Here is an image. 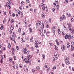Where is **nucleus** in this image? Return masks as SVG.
<instances>
[{"mask_svg": "<svg viewBox=\"0 0 74 74\" xmlns=\"http://www.w3.org/2000/svg\"><path fill=\"white\" fill-rule=\"evenodd\" d=\"M68 38L69 40H70V39H71V38H70V35L69 36L68 35Z\"/></svg>", "mask_w": 74, "mask_h": 74, "instance_id": "nucleus-43", "label": "nucleus"}, {"mask_svg": "<svg viewBox=\"0 0 74 74\" xmlns=\"http://www.w3.org/2000/svg\"><path fill=\"white\" fill-rule=\"evenodd\" d=\"M33 41V38L32 37V38H31V39L30 40V42H32V41Z\"/></svg>", "mask_w": 74, "mask_h": 74, "instance_id": "nucleus-15", "label": "nucleus"}, {"mask_svg": "<svg viewBox=\"0 0 74 74\" xmlns=\"http://www.w3.org/2000/svg\"><path fill=\"white\" fill-rule=\"evenodd\" d=\"M36 70H39L40 69V67L38 66H37L36 68Z\"/></svg>", "mask_w": 74, "mask_h": 74, "instance_id": "nucleus-22", "label": "nucleus"}, {"mask_svg": "<svg viewBox=\"0 0 74 74\" xmlns=\"http://www.w3.org/2000/svg\"><path fill=\"white\" fill-rule=\"evenodd\" d=\"M38 23H36V26H39L40 25V21H38Z\"/></svg>", "mask_w": 74, "mask_h": 74, "instance_id": "nucleus-17", "label": "nucleus"}, {"mask_svg": "<svg viewBox=\"0 0 74 74\" xmlns=\"http://www.w3.org/2000/svg\"><path fill=\"white\" fill-rule=\"evenodd\" d=\"M54 56H56V57H57L58 58V56H59V53L57 52H55L54 54Z\"/></svg>", "mask_w": 74, "mask_h": 74, "instance_id": "nucleus-3", "label": "nucleus"}, {"mask_svg": "<svg viewBox=\"0 0 74 74\" xmlns=\"http://www.w3.org/2000/svg\"><path fill=\"white\" fill-rule=\"evenodd\" d=\"M56 66H54L53 67V68L52 69V70L53 71V69H54V70H55V69H56Z\"/></svg>", "mask_w": 74, "mask_h": 74, "instance_id": "nucleus-27", "label": "nucleus"}, {"mask_svg": "<svg viewBox=\"0 0 74 74\" xmlns=\"http://www.w3.org/2000/svg\"><path fill=\"white\" fill-rule=\"evenodd\" d=\"M62 34H63V35H64V34H66V33H65L64 32H63L62 33Z\"/></svg>", "mask_w": 74, "mask_h": 74, "instance_id": "nucleus-51", "label": "nucleus"}, {"mask_svg": "<svg viewBox=\"0 0 74 74\" xmlns=\"http://www.w3.org/2000/svg\"><path fill=\"white\" fill-rule=\"evenodd\" d=\"M51 29H52V30L53 31V32L54 34H55V29H54L53 28H52Z\"/></svg>", "mask_w": 74, "mask_h": 74, "instance_id": "nucleus-14", "label": "nucleus"}, {"mask_svg": "<svg viewBox=\"0 0 74 74\" xmlns=\"http://www.w3.org/2000/svg\"><path fill=\"white\" fill-rule=\"evenodd\" d=\"M45 68H47V65H45Z\"/></svg>", "mask_w": 74, "mask_h": 74, "instance_id": "nucleus-64", "label": "nucleus"}, {"mask_svg": "<svg viewBox=\"0 0 74 74\" xmlns=\"http://www.w3.org/2000/svg\"><path fill=\"white\" fill-rule=\"evenodd\" d=\"M58 57L54 56V57L53 58V61H55V60H56L57 59H58Z\"/></svg>", "mask_w": 74, "mask_h": 74, "instance_id": "nucleus-7", "label": "nucleus"}, {"mask_svg": "<svg viewBox=\"0 0 74 74\" xmlns=\"http://www.w3.org/2000/svg\"><path fill=\"white\" fill-rule=\"evenodd\" d=\"M52 10L53 12H55V8H52Z\"/></svg>", "mask_w": 74, "mask_h": 74, "instance_id": "nucleus-26", "label": "nucleus"}, {"mask_svg": "<svg viewBox=\"0 0 74 74\" xmlns=\"http://www.w3.org/2000/svg\"><path fill=\"white\" fill-rule=\"evenodd\" d=\"M67 25H68L69 27H71V24H67Z\"/></svg>", "mask_w": 74, "mask_h": 74, "instance_id": "nucleus-29", "label": "nucleus"}, {"mask_svg": "<svg viewBox=\"0 0 74 74\" xmlns=\"http://www.w3.org/2000/svg\"><path fill=\"white\" fill-rule=\"evenodd\" d=\"M42 9L43 10H45V6H43Z\"/></svg>", "mask_w": 74, "mask_h": 74, "instance_id": "nucleus-52", "label": "nucleus"}, {"mask_svg": "<svg viewBox=\"0 0 74 74\" xmlns=\"http://www.w3.org/2000/svg\"><path fill=\"white\" fill-rule=\"evenodd\" d=\"M13 69H15V65H14L13 66Z\"/></svg>", "mask_w": 74, "mask_h": 74, "instance_id": "nucleus-62", "label": "nucleus"}, {"mask_svg": "<svg viewBox=\"0 0 74 74\" xmlns=\"http://www.w3.org/2000/svg\"><path fill=\"white\" fill-rule=\"evenodd\" d=\"M9 31L10 32V33H12V31L10 29H9Z\"/></svg>", "mask_w": 74, "mask_h": 74, "instance_id": "nucleus-47", "label": "nucleus"}, {"mask_svg": "<svg viewBox=\"0 0 74 74\" xmlns=\"http://www.w3.org/2000/svg\"><path fill=\"white\" fill-rule=\"evenodd\" d=\"M21 16H22L21 18H22V16H23V13H21Z\"/></svg>", "mask_w": 74, "mask_h": 74, "instance_id": "nucleus-54", "label": "nucleus"}, {"mask_svg": "<svg viewBox=\"0 0 74 74\" xmlns=\"http://www.w3.org/2000/svg\"><path fill=\"white\" fill-rule=\"evenodd\" d=\"M3 47V43H0V48H1V47Z\"/></svg>", "mask_w": 74, "mask_h": 74, "instance_id": "nucleus-21", "label": "nucleus"}, {"mask_svg": "<svg viewBox=\"0 0 74 74\" xmlns=\"http://www.w3.org/2000/svg\"><path fill=\"white\" fill-rule=\"evenodd\" d=\"M35 46L36 48H38V43L36 42V43L35 44Z\"/></svg>", "mask_w": 74, "mask_h": 74, "instance_id": "nucleus-9", "label": "nucleus"}, {"mask_svg": "<svg viewBox=\"0 0 74 74\" xmlns=\"http://www.w3.org/2000/svg\"><path fill=\"white\" fill-rule=\"evenodd\" d=\"M1 58L2 59H1L0 62L1 63H3V60L4 59V56H2Z\"/></svg>", "mask_w": 74, "mask_h": 74, "instance_id": "nucleus-6", "label": "nucleus"}, {"mask_svg": "<svg viewBox=\"0 0 74 74\" xmlns=\"http://www.w3.org/2000/svg\"><path fill=\"white\" fill-rule=\"evenodd\" d=\"M0 29L1 30H3V29H4V28H3V26H1L0 27Z\"/></svg>", "mask_w": 74, "mask_h": 74, "instance_id": "nucleus-34", "label": "nucleus"}, {"mask_svg": "<svg viewBox=\"0 0 74 74\" xmlns=\"http://www.w3.org/2000/svg\"><path fill=\"white\" fill-rule=\"evenodd\" d=\"M50 70H51V69H49V68H48L47 69V71H50Z\"/></svg>", "mask_w": 74, "mask_h": 74, "instance_id": "nucleus-55", "label": "nucleus"}, {"mask_svg": "<svg viewBox=\"0 0 74 74\" xmlns=\"http://www.w3.org/2000/svg\"><path fill=\"white\" fill-rule=\"evenodd\" d=\"M8 48L9 49L11 48V45H10V43H8Z\"/></svg>", "mask_w": 74, "mask_h": 74, "instance_id": "nucleus-16", "label": "nucleus"}, {"mask_svg": "<svg viewBox=\"0 0 74 74\" xmlns=\"http://www.w3.org/2000/svg\"><path fill=\"white\" fill-rule=\"evenodd\" d=\"M18 14H19V15L20 14V11L18 10Z\"/></svg>", "mask_w": 74, "mask_h": 74, "instance_id": "nucleus-59", "label": "nucleus"}, {"mask_svg": "<svg viewBox=\"0 0 74 74\" xmlns=\"http://www.w3.org/2000/svg\"><path fill=\"white\" fill-rule=\"evenodd\" d=\"M19 67H20V68H22V66L21 65V64H20L19 65Z\"/></svg>", "mask_w": 74, "mask_h": 74, "instance_id": "nucleus-53", "label": "nucleus"}, {"mask_svg": "<svg viewBox=\"0 0 74 74\" xmlns=\"http://www.w3.org/2000/svg\"><path fill=\"white\" fill-rule=\"evenodd\" d=\"M16 48L17 50H18V49H19V47L17 46L16 47Z\"/></svg>", "mask_w": 74, "mask_h": 74, "instance_id": "nucleus-56", "label": "nucleus"}, {"mask_svg": "<svg viewBox=\"0 0 74 74\" xmlns=\"http://www.w3.org/2000/svg\"><path fill=\"white\" fill-rule=\"evenodd\" d=\"M31 51H34V48L32 47L31 48Z\"/></svg>", "mask_w": 74, "mask_h": 74, "instance_id": "nucleus-36", "label": "nucleus"}, {"mask_svg": "<svg viewBox=\"0 0 74 74\" xmlns=\"http://www.w3.org/2000/svg\"><path fill=\"white\" fill-rule=\"evenodd\" d=\"M65 39L67 40V38H68V35L67 34H66V36L64 37Z\"/></svg>", "mask_w": 74, "mask_h": 74, "instance_id": "nucleus-13", "label": "nucleus"}, {"mask_svg": "<svg viewBox=\"0 0 74 74\" xmlns=\"http://www.w3.org/2000/svg\"><path fill=\"white\" fill-rule=\"evenodd\" d=\"M44 23L42 22V21H40V24L41 26H42V25H43Z\"/></svg>", "mask_w": 74, "mask_h": 74, "instance_id": "nucleus-20", "label": "nucleus"}, {"mask_svg": "<svg viewBox=\"0 0 74 74\" xmlns=\"http://www.w3.org/2000/svg\"><path fill=\"white\" fill-rule=\"evenodd\" d=\"M20 7H21V8H22V7H23V6H22V4H20Z\"/></svg>", "mask_w": 74, "mask_h": 74, "instance_id": "nucleus-45", "label": "nucleus"}, {"mask_svg": "<svg viewBox=\"0 0 74 74\" xmlns=\"http://www.w3.org/2000/svg\"><path fill=\"white\" fill-rule=\"evenodd\" d=\"M72 44L73 45H74V42H72Z\"/></svg>", "mask_w": 74, "mask_h": 74, "instance_id": "nucleus-61", "label": "nucleus"}, {"mask_svg": "<svg viewBox=\"0 0 74 74\" xmlns=\"http://www.w3.org/2000/svg\"><path fill=\"white\" fill-rule=\"evenodd\" d=\"M66 19V17L64 15H63L60 18V21H63V19Z\"/></svg>", "mask_w": 74, "mask_h": 74, "instance_id": "nucleus-1", "label": "nucleus"}, {"mask_svg": "<svg viewBox=\"0 0 74 74\" xmlns=\"http://www.w3.org/2000/svg\"><path fill=\"white\" fill-rule=\"evenodd\" d=\"M42 57L43 58V59H45V54H43L42 55Z\"/></svg>", "mask_w": 74, "mask_h": 74, "instance_id": "nucleus-24", "label": "nucleus"}, {"mask_svg": "<svg viewBox=\"0 0 74 74\" xmlns=\"http://www.w3.org/2000/svg\"><path fill=\"white\" fill-rule=\"evenodd\" d=\"M49 21L50 23H51V18L49 19Z\"/></svg>", "mask_w": 74, "mask_h": 74, "instance_id": "nucleus-48", "label": "nucleus"}, {"mask_svg": "<svg viewBox=\"0 0 74 74\" xmlns=\"http://www.w3.org/2000/svg\"><path fill=\"white\" fill-rule=\"evenodd\" d=\"M24 61L25 62V63H28V61H27V58H25L24 59Z\"/></svg>", "mask_w": 74, "mask_h": 74, "instance_id": "nucleus-18", "label": "nucleus"}, {"mask_svg": "<svg viewBox=\"0 0 74 74\" xmlns=\"http://www.w3.org/2000/svg\"><path fill=\"white\" fill-rule=\"evenodd\" d=\"M14 60H16V56H14Z\"/></svg>", "mask_w": 74, "mask_h": 74, "instance_id": "nucleus-49", "label": "nucleus"}, {"mask_svg": "<svg viewBox=\"0 0 74 74\" xmlns=\"http://www.w3.org/2000/svg\"><path fill=\"white\" fill-rule=\"evenodd\" d=\"M40 35L41 36H44V37H45V35H44V34H43L42 33L41 34V33H40Z\"/></svg>", "mask_w": 74, "mask_h": 74, "instance_id": "nucleus-28", "label": "nucleus"}, {"mask_svg": "<svg viewBox=\"0 0 74 74\" xmlns=\"http://www.w3.org/2000/svg\"><path fill=\"white\" fill-rule=\"evenodd\" d=\"M56 7H57V8L58 9H58H59V6L58 5H57V6H56Z\"/></svg>", "mask_w": 74, "mask_h": 74, "instance_id": "nucleus-41", "label": "nucleus"}, {"mask_svg": "<svg viewBox=\"0 0 74 74\" xmlns=\"http://www.w3.org/2000/svg\"><path fill=\"white\" fill-rule=\"evenodd\" d=\"M10 5V4H9V3H7V7H8V6H9Z\"/></svg>", "mask_w": 74, "mask_h": 74, "instance_id": "nucleus-38", "label": "nucleus"}, {"mask_svg": "<svg viewBox=\"0 0 74 74\" xmlns=\"http://www.w3.org/2000/svg\"><path fill=\"white\" fill-rule=\"evenodd\" d=\"M12 52H13V51H15V49H14V48H12Z\"/></svg>", "mask_w": 74, "mask_h": 74, "instance_id": "nucleus-57", "label": "nucleus"}, {"mask_svg": "<svg viewBox=\"0 0 74 74\" xmlns=\"http://www.w3.org/2000/svg\"><path fill=\"white\" fill-rule=\"evenodd\" d=\"M71 51H73L74 50V46H73V45H71Z\"/></svg>", "mask_w": 74, "mask_h": 74, "instance_id": "nucleus-11", "label": "nucleus"}, {"mask_svg": "<svg viewBox=\"0 0 74 74\" xmlns=\"http://www.w3.org/2000/svg\"><path fill=\"white\" fill-rule=\"evenodd\" d=\"M10 29L11 30H13L14 29V27L13 25H12L10 27Z\"/></svg>", "mask_w": 74, "mask_h": 74, "instance_id": "nucleus-12", "label": "nucleus"}, {"mask_svg": "<svg viewBox=\"0 0 74 74\" xmlns=\"http://www.w3.org/2000/svg\"><path fill=\"white\" fill-rule=\"evenodd\" d=\"M9 61L10 62H11V61H12V58H11L10 59H9Z\"/></svg>", "mask_w": 74, "mask_h": 74, "instance_id": "nucleus-63", "label": "nucleus"}, {"mask_svg": "<svg viewBox=\"0 0 74 74\" xmlns=\"http://www.w3.org/2000/svg\"><path fill=\"white\" fill-rule=\"evenodd\" d=\"M67 48H70V45L68 44L67 45Z\"/></svg>", "mask_w": 74, "mask_h": 74, "instance_id": "nucleus-31", "label": "nucleus"}, {"mask_svg": "<svg viewBox=\"0 0 74 74\" xmlns=\"http://www.w3.org/2000/svg\"><path fill=\"white\" fill-rule=\"evenodd\" d=\"M5 23V18L3 20V23Z\"/></svg>", "mask_w": 74, "mask_h": 74, "instance_id": "nucleus-46", "label": "nucleus"}, {"mask_svg": "<svg viewBox=\"0 0 74 74\" xmlns=\"http://www.w3.org/2000/svg\"><path fill=\"white\" fill-rule=\"evenodd\" d=\"M25 25H26V20L25 19Z\"/></svg>", "mask_w": 74, "mask_h": 74, "instance_id": "nucleus-60", "label": "nucleus"}, {"mask_svg": "<svg viewBox=\"0 0 74 74\" xmlns=\"http://www.w3.org/2000/svg\"><path fill=\"white\" fill-rule=\"evenodd\" d=\"M58 33H59V34H60V29H58Z\"/></svg>", "mask_w": 74, "mask_h": 74, "instance_id": "nucleus-37", "label": "nucleus"}, {"mask_svg": "<svg viewBox=\"0 0 74 74\" xmlns=\"http://www.w3.org/2000/svg\"><path fill=\"white\" fill-rule=\"evenodd\" d=\"M54 48L55 50H57L58 49V47L55 45L54 46Z\"/></svg>", "mask_w": 74, "mask_h": 74, "instance_id": "nucleus-10", "label": "nucleus"}, {"mask_svg": "<svg viewBox=\"0 0 74 74\" xmlns=\"http://www.w3.org/2000/svg\"><path fill=\"white\" fill-rule=\"evenodd\" d=\"M24 53L25 54H27V53H29L30 52L29 51H27L26 50H24L23 51Z\"/></svg>", "mask_w": 74, "mask_h": 74, "instance_id": "nucleus-5", "label": "nucleus"}, {"mask_svg": "<svg viewBox=\"0 0 74 74\" xmlns=\"http://www.w3.org/2000/svg\"><path fill=\"white\" fill-rule=\"evenodd\" d=\"M66 15L67 16H69V14L68 13H66Z\"/></svg>", "mask_w": 74, "mask_h": 74, "instance_id": "nucleus-58", "label": "nucleus"}, {"mask_svg": "<svg viewBox=\"0 0 74 74\" xmlns=\"http://www.w3.org/2000/svg\"><path fill=\"white\" fill-rule=\"evenodd\" d=\"M34 71H35V69L34 68L33 69L32 71V73H34Z\"/></svg>", "mask_w": 74, "mask_h": 74, "instance_id": "nucleus-35", "label": "nucleus"}, {"mask_svg": "<svg viewBox=\"0 0 74 74\" xmlns=\"http://www.w3.org/2000/svg\"><path fill=\"white\" fill-rule=\"evenodd\" d=\"M27 59H28V62H30V55H29V53L27 54Z\"/></svg>", "mask_w": 74, "mask_h": 74, "instance_id": "nucleus-2", "label": "nucleus"}, {"mask_svg": "<svg viewBox=\"0 0 74 74\" xmlns=\"http://www.w3.org/2000/svg\"><path fill=\"white\" fill-rule=\"evenodd\" d=\"M29 30L30 33H32V29L30 28H29Z\"/></svg>", "mask_w": 74, "mask_h": 74, "instance_id": "nucleus-42", "label": "nucleus"}, {"mask_svg": "<svg viewBox=\"0 0 74 74\" xmlns=\"http://www.w3.org/2000/svg\"><path fill=\"white\" fill-rule=\"evenodd\" d=\"M23 38H21V40L22 41V42H25V40H23Z\"/></svg>", "mask_w": 74, "mask_h": 74, "instance_id": "nucleus-23", "label": "nucleus"}, {"mask_svg": "<svg viewBox=\"0 0 74 74\" xmlns=\"http://www.w3.org/2000/svg\"><path fill=\"white\" fill-rule=\"evenodd\" d=\"M58 3V0H56V1H55V3L56 4H57Z\"/></svg>", "mask_w": 74, "mask_h": 74, "instance_id": "nucleus-25", "label": "nucleus"}, {"mask_svg": "<svg viewBox=\"0 0 74 74\" xmlns=\"http://www.w3.org/2000/svg\"><path fill=\"white\" fill-rule=\"evenodd\" d=\"M21 32V28H19L18 30V32Z\"/></svg>", "mask_w": 74, "mask_h": 74, "instance_id": "nucleus-40", "label": "nucleus"}, {"mask_svg": "<svg viewBox=\"0 0 74 74\" xmlns=\"http://www.w3.org/2000/svg\"><path fill=\"white\" fill-rule=\"evenodd\" d=\"M63 26H64V30H66V27H65V26H64V24H63Z\"/></svg>", "mask_w": 74, "mask_h": 74, "instance_id": "nucleus-32", "label": "nucleus"}, {"mask_svg": "<svg viewBox=\"0 0 74 74\" xmlns=\"http://www.w3.org/2000/svg\"><path fill=\"white\" fill-rule=\"evenodd\" d=\"M65 62L66 64H67V65H68L69 64H70V62H69V61L67 60H65Z\"/></svg>", "mask_w": 74, "mask_h": 74, "instance_id": "nucleus-4", "label": "nucleus"}, {"mask_svg": "<svg viewBox=\"0 0 74 74\" xmlns=\"http://www.w3.org/2000/svg\"><path fill=\"white\" fill-rule=\"evenodd\" d=\"M53 5L55 7H56V6H57V5H56L55 3H53Z\"/></svg>", "mask_w": 74, "mask_h": 74, "instance_id": "nucleus-39", "label": "nucleus"}, {"mask_svg": "<svg viewBox=\"0 0 74 74\" xmlns=\"http://www.w3.org/2000/svg\"><path fill=\"white\" fill-rule=\"evenodd\" d=\"M42 18L43 19L45 18V15H44V13L43 12H42Z\"/></svg>", "mask_w": 74, "mask_h": 74, "instance_id": "nucleus-8", "label": "nucleus"}, {"mask_svg": "<svg viewBox=\"0 0 74 74\" xmlns=\"http://www.w3.org/2000/svg\"><path fill=\"white\" fill-rule=\"evenodd\" d=\"M9 14H10V16H11V11H10Z\"/></svg>", "mask_w": 74, "mask_h": 74, "instance_id": "nucleus-50", "label": "nucleus"}, {"mask_svg": "<svg viewBox=\"0 0 74 74\" xmlns=\"http://www.w3.org/2000/svg\"><path fill=\"white\" fill-rule=\"evenodd\" d=\"M62 47H63V49H62V51H64V49H65L64 46V45H63L62 46Z\"/></svg>", "mask_w": 74, "mask_h": 74, "instance_id": "nucleus-33", "label": "nucleus"}, {"mask_svg": "<svg viewBox=\"0 0 74 74\" xmlns=\"http://www.w3.org/2000/svg\"><path fill=\"white\" fill-rule=\"evenodd\" d=\"M44 4L43 3H42L40 5V6L41 7H42V6H44Z\"/></svg>", "mask_w": 74, "mask_h": 74, "instance_id": "nucleus-44", "label": "nucleus"}, {"mask_svg": "<svg viewBox=\"0 0 74 74\" xmlns=\"http://www.w3.org/2000/svg\"><path fill=\"white\" fill-rule=\"evenodd\" d=\"M10 39H11V40H12L13 41L15 40L14 38H12L11 37H10Z\"/></svg>", "mask_w": 74, "mask_h": 74, "instance_id": "nucleus-19", "label": "nucleus"}, {"mask_svg": "<svg viewBox=\"0 0 74 74\" xmlns=\"http://www.w3.org/2000/svg\"><path fill=\"white\" fill-rule=\"evenodd\" d=\"M14 20L13 19H12L11 21V22L12 23H13L14 22Z\"/></svg>", "mask_w": 74, "mask_h": 74, "instance_id": "nucleus-30", "label": "nucleus"}]
</instances>
